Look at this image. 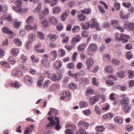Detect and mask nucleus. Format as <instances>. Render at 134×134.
<instances>
[{
  "instance_id": "f257e3e1",
  "label": "nucleus",
  "mask_w": 134,
  "mask_h": 134,
  "mask_svg": "<svg viewBox=\"0 0 134 134\" xmlns=\"http://www.w3.org/2000/svg\"><path fill=\"white\" fill-rule=\"evenodd\" d=\"M48 120L50 121L49 123L47 125V127H52L53 126L55 125V128L56 130H59L62 127L60 125V122L59 118L56 117H48Z\"/></svg>"
},
{
  "instance_id": "f03ea898",
  "label": "nucleus",
  "mask_w": 134,
  "mask_h": 134,
  "mask_svg": "<svg viewBox=\"0 0 134 134\" xmlns=\"http://www.w3.org/2000/svg\"><path fill=\"white\" fill-rule=\"evenodd\" d=\"M115 35L117 41H119L120 40H122L124 43L127 42L128 41V39L130 38V37L129 35L122 33L120 34V37H119V34L118 33H116Z\"/></svg>"
},
{
  "instance_id": "7ed1b4c3",
  "label": "nucleus",
  "mask_w": 134,
  "mask_h": 134,
  "mask_svg": "<svg viewBox=\"0 0 134 134\" xmlns=\"http://www.w3.org/2000/svg\"><path fill=\"white\" fill-rule=\"evenodd\" d=\"M18 67V69L16 70L15 74L14 75L17 77H19L23 74L22 70H23L25 71L27 70V68L25 66L22 64H19Z\"/></svg>"
},
{
  "instance_id": "20e7f679",
  "label": "nucleus",
  "mask_w": 134,
  "mask_h": 134,
  "mask_svg": "<svg viewBox=\"0 0 134 134\" xmlns=\"http://www.w3.org/2000/svg\"><path fill=\"white\" fill-rule=\"evenodd\" d=\"M49 78L52 81L58 82L60 81L62 77L61 74H58V76L54 74H49L48 75Z\"/></svg>"
},
{
  "instance_id": "39448f33",
  "label": "nucleus",
  "mask_w": 134,
  "mask_h": 134,
  "mask_svg": "<svg viewBox=\"0 0 134 134\" xmlns=\"http://www.w3.org/2000/svg\"><path fill=\"white\" fill-rule=\"evenodd\" d=\"M24 83L28 85H31L33 82V78L32 77L28 75H25L24 79Z\"/></svg>"
},
{
  "instance_id": "423d86ee",
  "label": "nucleus",
  "mask_w": 134,
  "mask_h": 134,
  "mask_svg": "<svg viewBox=\"0 0 134 134\" xmlns=\"http://www.w3.org/2000/svg\"><path fill=\"white\" fill-rule=\"evenodd\" d=\"M70 93L68 91H63L61 94V99L62 100H64L66 97L70 96Z\"/></svg>"
},
{
  "instance_id": "0eeeda50",
  "label": "nucleus",
  "mask_w": 134,
  "mask_h": 134,
  "mask_svg": "<svg viewBox=\"0 0 134 134\" xmlns=\"http://www.w3.org/2000/svg\"><path fill=\"white\" fill-rule=\"evenodd\" d=\"M50 62L49 60L47 59H43L41 61L42 65L46 68H48L49 67Z\"/></svg>"
},
{
  "instance_id": "6e6552de",
  "label": "nucleus",
  "mask_w": 134,
  "mask_h": 134,
  "mask_svg": "<svg viewBox=\"0 0 134 134\" xmlns=\"http://www.w3.org/2000/svg\"><path fill=\"white\" fill-rule=\"evenodd\" d=\"M97 48V46L96 44L91 43L90 44L88 47L89 50L93 52H96Z\"/></svg>"
},
{
  "instance_id": "1a4fd4ad",
  "label": "nucleus",
  "mask_w": 134,
  "mask_h": 134,
  "mask_svg": "<svg viewBox=\"0 0 134 134\" xmlns=\"http://www.w3.org/2000/svg\"><path fill=\"white\" fill-rule=\"evenodd\" d=\"M98 95L91 97L89 100L90 104L92 105L95 104L98 100Z\"/></svg>"
},
{
  "instance_id": "9d476101",
  "label": "nucleus",
  "mask_w": 134,
  "mask_h": 134,
  "mask_svg": "<svg viewBox=\"0 0 134 134\" xmlns=\"http://www.w3.org/2000/svg\"><path fill=\"white\" fill-rule=\"evenodd\" d=\"M124 27L125 29L133 30L134 29V23L126 22L125 23Z\"/></svg>"
},
{
  "instance_id": "9b49d317",
  "label": "nucleus",
  "mask_w": 134,
  "mask_h": 134,
  "mask_svg": "<svg viewBox=\"0 0 134 134\" xmlns=\"http://www.w3.org/2000/svg\"><path fill=\"white\" fill-rule=\"evenodd\" d=\"M94 63V60L91 58H90L86 60V64L87 67L86 69L87 70H89L91 67V65H93Z\"/></svg>"
},
{
  "instance_id": "f8f14e48",
  "label": "nucleus",
  "mask_w": 134,
  "mask_h": 134,
  "mask_svg": "<svg viewBox=\"0 0 134 134\" xmlns=\"http://www.w3.org/2000/svg\"><path fill=\"white\" fill-rule=\"evenodd\" d=\"M62 63L60 60L56 61L54 63V68L57 69H60L62 65Z\"/></svg>"
},
{
  "instance_id": "ddd939ff",
  "label": "nucleus",
  "mask_w": 134,
  "mask_h": 134,
  "mask_svg": "<svg viewBox=\"0 0 134 134\" xmlns=\"http://www.w3.org/2000/svg\"><path fill=\"white\" fill-rule=\"evenodd\" d=\"M58 19L56 17L52 16L50 17L49 19V21L53 25H55L58 23Z\"/></svg>"
},
{
  "instance_id": "4468645a",
  "label": "nucleus",
  "mask_w": 134,
  "mask_h": 134,
  "mask_svg": "<svg viewBox=\"0 0 134 134\" xmlns=\"http://www.w3.org/2000/svg\"><path fill=\"white\" fill-rule=\"evenodd\" d=\"M129 99L127 97L122 99L121 100L122 106H124L127 104H129Z\"/></svg>"
},
{
  "instance_id": "2eb2a0df",
  "label": "nucleus",
  "mask_w": 134,
  "mask_h": 134,
  "mask_svg": "<svg viewBox=\"0 0 134 134\" xmlns=\"http://www.w3.org/2000/svg\"><path fill=\"white\" fill-rule=\"evenodd\" d=\"M58 114V110L54 108H51L48 113V115H51L52 114H54L55 115H57Z\"/></svg>"
},
{
  "instance_id": "dca6fc26",
  "label": "nucleus",
  "mask_w": 134,
  "mask_h": 134,
  "mask_svg": "<svg viewBox=\"0 0 134 134\" xmlns=\"http://www.w3.org/2000/svg\"><path fill=\"white\" fill-rule=\"evenodd\" d=\"M122 109L124 110L126 113L129 112L131 109V105L130 104H128L122 106Z\"/></svg>"
},
{
  "instance_id": "f3484780",
  "label": "nucleus",
  "mask_w": 134,
  "mask_h": 134,
  "mask_svg": "<svg viewBox=\"0 0 134 134\" xmlns=\"http://www.w3.org/2000/svg\"><path fill=\"white\" fill-rule=\"evenodd\" d=\"M2 30L4 33L7 34L8 35L12 34L13 33L12 31L9 28L7 27L3 28Z\"/></svg>"
},
{
  "instance_id": "a211bd4d",
  "label": "nucleus",
  "mask_w": 134,
  "mask_h": 134,
  "mask_svg": "<svg viewBox=\"0 0 134 134\" xmlns=\"http://www.w3.org/2000/svg\"><path fill=\"white\" fill-rule=\"evenodd\" d=\"M47 38L48 39L53 41H55L57 38V36L55 35L50 34H49L47 36Z\"/></svg>"
},
{
  "instance_id": "6ab92c4d",
  "label": "nucleus",
  "mask_w": 134,
  "mask_h": 134,
  "mask_svg": "<svg viewBox=\"0 0 134 134\" xmlns=\"http://www.w3.org/2000/svg\"><path fill=\"white\" fill-rule=\"evenodd\" d=\"M87 45V44L85 43L80 44L77 47V49L79 51H83L85 50L86 46Z\"/></svg>"
},
{
  "instance_id": "aec40b11",
  "label": "nucleus",
  "mask_w": 134,
  "mask_h": 134,
  "mask_svg": "<svg viewBox=\"0 0 134 134\" xmlns=\"http://www.w3.org/2000/svg\"><path fill=\"white\" fill-rule=\"evenodd\" d=\"M114 120L116 123L118 124H121L123 122V120L122 118L117 116L114 117Z\"/></svg>"
},
{
  "instance_id": "412c9836",
  "label": "nucleus",
  "mask_w": 134,
  "mask_h": 134,
  "mask_svg": "<svg viewBox=\"0 0 134 134\" xmlns=\"http://www.w3.org/2000/svg\"><path fill=\"white\" fill-rule=\"evenodd\" d=\"M38 13L40 19L41 20H43L46 15L44 11L40 10Z\"/></svg>"
},
{
  "instance_id": "4be33fe9",
  "label": "nucleus",
  "mask_w": 134,
  "mask_h": 134,
  "mask_svg": "<svg viewBox=\"0 0 134 134\" xmlns=\"http://www.w3.org/2000/svg\"><path fill=\"white\" fill-rule=\"evenodd\" d=\"M5 15H3L1 17V18L2 20H7L8 21H13V19L11 15H8L7 17H5Z\"/></svg>"
},
{
  "instance_id": "5701e85b",
  "label": "nucleus",
  "mask_w": 134,
  "mask_h": 134,
  "mask_svg": "<svg viewBox=\"0 0 134 134\" xmlns=\"http://www.w3.org/2000/svg\"><path fill=\"white\" fill-rule=\"evenodd\" d=\"M82 124L85 129H87L88 128L89 125L87 122H83L82 121H79L78 123L79 126H81Z\"/></svg>"
},
{
  "instance_id": "b1692460",
  "label": "nucleus",
  "mask_w": 134,
  "mask_h": 134,
  "mask_svg": "<svg viewBox=\"0 0 134 134\" xmlns=\"http://www.w3.org/2000/svg\"><path fill=\"white\" fill-rule=\"evenodd\" d=\"M88 105V104L87 102L82 101H81L80 103V107L81 108H86Z\"/></svg>"
},
{
  "instance_id": "393cba45",
  "label": "nucleus",
  "mask_w": 134,
  "mask_h": 134,
  "mask_svg": "<svg viewBox=\"0 0 134 134\" xmlns=\"http://www.w3.org/2000/svg\"><path fill=\"white\" fill-rule=\"evenodd\" d=\"M119 22L116 20H112L111 23V25L113 26L115 29H116L117 27L119 26Z\"/></svg>"
},
{
  "instance_id": "a878e982",
  "label": "nucleus",
  "mask_w": 134,
  "mask_h": 134,
  "mask_svg": "<svg viewBox=\"0 0 134 134\" xmlns=\"http://www.w3.org/2000/svg\"><path fill=\"white\" fill-rule=\"evenodd\" d=\"M69 87L72 90H75L77 88V85L74 83L72 82L70 83Z\"/></svg>"
},
{
  "instance_id": "bb28decb",
  "label": "nucleus",
  "mask_w": 134,
  "mask_h": 134,
  "mask_svg": "<svg viewBox=\"0 0 134 134\" xmlns=\"http://www.w3.org/2000/svg\"><path fill=\"white\" fill-rule=\"evenodd\" d=\"M96 129L97 131H98L99 132H102L104 131L105 128L104 127L103 125H101L96 126Z\"/></svg>"
},
{
  "instance_id": "cd10ccee",
  "label": "nucleus",
  "mask_w": 134,
  "mask_h": 134,
  "mask_svg": "<svg viewBox=\"0 0 134 134\" xmlns=\"http://www.w3.org/2000/svg\"><path fill=\"white\" fill-rule=\"evenodd\" d=\"M114 116V115L113 113H109L104 115L102 118L103 119H106L109 118H111Z\"/></svg>"
},
{
  "instance_id": "c85d7f7f",
  "label": "nucleus",
  "mask_w": 134,
  "mask_h": 134,
  "mask_svg": "<svg viewBox=\"0 0 134 134\" xmlns=\"http://www.w3.org/2000/svg\"><path fill=\"white\" fill-rule=\"evenodd\" d=\"M90 22L91 24V28H94L98 24L97 23L96 20L94 19H92L90 21Z\"/></svg>"
},
{
  "instance_id": "c756f323",
  "label": "nucleus",
  "mask_w": 134,
  "mask_h": 134,
  "mask_svg": "<svg viewBox=\"0 0 134 134\" xmlns=\"http://www.w3.org/2000/svg\"><path fill=\"white\" fill-rule=\"evenodd\" d=\"M42 3L41 2H39L37 3L38 6L34 10V13H38L40 10L41 9V5Z\"/></svg>"
},
{
  "instance_id": "7c9ffc66",
  "label": "nucleus",
  "mask_w": 134,
  "mask_h": 134,
  "mask_svg": "<svg viewBox=\"0 0 134 134\" xmlns=\"http://www.w3.org/2000/svg\"><path fill=\"white\" fill-rule=\"evenodd\" d=\"M68 15L67 13L64 12L62 14L60 18L62 21H64L65 20L66 18L68 17Z\"/></svg>"
},
{
  "instance_id": "2f4dec72",
  "label": "nucleus",
  "mask_w": 134,
  "mask_h": 134,
  "mask_svg": "<svg viewBox=\"0 0 134 134\" xmlns=\"http://www.w3.org/2000/svg\"><path fill=\"white\" fill-rule=\"evenodd\" d=\"M104 70L109 73H112L114 71L113 69L110 66L105 67Z\"/></svg>"
},
{
  "instance_id": "473e14b6",
  "label": "nucleus",
  "mask_w": 134,
  "mask_h": 134,
  "mask_svg": "<svg viewBox=\"0 0 134 134\" xmlns=\"http://www.w3.org/2000/svg\"><path fill=\"white\" fill-rule=\"evenodd\" d=\"M61 9L58 7H55L53 9V13L54 14H58L61 12Z\"/></svg>"
},
{
  "instance_id": "72a5a7b5",
  "label": "nucleus",
  "mask_w": 134,
  "mask_h": 134,
  "mask_svg": "<svg viewBox=\"0 0 134 134\" xmlns=\"http://www.w3.org/2000/svg\"><path fill=\"white\" fill-rule=\"evenodd\" d=\"M29 41L30 42H32L33 41H35V35L32 33H30L29 35Z\"/></svg>"
},
{
  "instance_id": "f704fd0d",
  "label": "nucleus",
  "mask_w": 134,
  "mask_h": 134,
  "mask_svg": "<svg viewBox=\"0 0 134 134\" xmlns=\"http://www.w3.org/2000/svg\"><path fill=\"white\" fill-rule=\"evenodd\" d=\"M11 52L15 56H16L19 53V50L18 48H13L11 50Z\"/></svg>"
},
{
  "instance_id": "c9c22d12",
  "label": "nucleus",
  "mask_w": 134,
  "mask_h": 134,
  "mask_svg": "<svg viewBox=\"0 0 134 134\" xmlns=\"http://www.w3.org/2000/svg\"><path fill=\"white\" fill-rule=\"evenodd\" d=\"M124 13L123 12L121 11L120 12V17L122 19H127L129 18V16L128 15H125L124 14Z\"/></svg>"
},
{
  "instance_id": "e433bc0d",
  "label": "nucleus",
  "mask_w": 134,
  "mask_h": 134,
  "mask_svg": "<svg viewBox=\"0 0 134 134\" xmlns=\"http://www.w3.org/2000/svg\"><path fill=\"white\" fill-rule=\"evenodd\" d=\"M43 77H41L37 81V85L39 87L41 86L43 84V81H44Z\"/></svg>"
},
{
  "instance_id": "4c0bfd02",
  "label": "nucleus",
  "mask_w": 134,
  "mask_h": 134,
  "mask_svg": "<svg viewBox=\"0 0 134 134\" xmlns=\"http://www.w3.org/2000/svg\"><path fill=\"white\" fill-rule=\"evenodd\" d=\"M7 9V7L5 5H1L0 4V12H5Z\"/></svg>"
},
{
  "instance_id": "58836bf2",
  "label": "nucleus",
  "mask_w": 134,
  "mask_h": 134,
  "mask_svg": "<svg viewBox=\"0 0 134 134\" xmlns=\"http://www.w3.org/2000/svg\"><path fill=\"white\" fill-rule=\"evenodd\" d=\"M90 23L89 22L85 23V24H82L81 25L83 30L88 29L89 28Z\"/></svg>"
},
{
  "instance_id": "ea45409f",
  "label": "nucleus",
  "mask_w": 134,
  "mask_h": 134,
  "mask_svg": "<svg viewBox=\"0 0 134 134\" xmlns=\"http://www.w3.org/2000/svg\"><path fill=\"white\" fill-rule=\"evenodd\" d=\"M81 38V36L80 35H77L75 37L73 38L72 41L73 42H78L80 41Z\"/></svg>"
},
{
  "instance_id": "a19ab883",
  "label": "nucleus",
  "mask_w": 134,
  "mask_h": 134,
  "mask_svg": "<svg viewBox=\"0 0 134 134\" xmlns=\"http://www.w3.org/2000/svg\"><path fill=\"white\" fill-rule=\"evenodd\" d=\"M94 92V91L91 88L88 89L85 92V95L88 96L90 94H92Z\"/></svg>"
},
{
  "instance_id": "79ce46f5",
  "label": "nucleus",
  "mask_w": 134,
  "mask_h": 134,
  "mask_svg": "<svg viewBox=\"0 0 134 134\" xmlns=\"http://www.w3.org/2000/svg\"><path fill=\"white\" fill-rule=\"evenodd\" d=\"M60 87L58 83H55L52 85L51 86V88L53 90H56L59 89Z\"/></svg>"
},
{
  "instance_id": "37998d69",
  "label": "nucleus",
  "mask_w": 134,
  "mask_h": 134,
  "mask_svg": "<svg viewBox=\"0 0 134 134\" xmlns=\"http://www.w3.org/2000/svg\"><path fill=\"white\" fill-rule=\"evenodd\" d=\"M10 85L11 87H14L16 88H18L19 87L18 81H15L14 82L11 83Z\"/></svg>"
},
{
  "instance_id": "c03bdc74",
  "label": "nucleus",
  "mask_w": 134,
  "mask_h": 134,
  "mask_svg": "<svg viewBox=\"0 0 134 134\" xmlns=\"http://www.w3.org/2000/svg\"><path fill=\"white\" fill-rule=\"evenodd\" d=\"M80 30V27L78 26H74L72 29V31L74 33H76L79 31Z\"/></svg>"
},
{
  "instance_id": "a18cd8bd",
  "label": "nucleus",
  "mask_w": 134,
  "mask_h": 134,
  "mask_svg": "<svg viewBox=\"0 0 134 134\" xmlns=\"http://www.w3.org/2000/svg\"><path fill=\"white\" fill-rule=\"evenodd\" d=\"M37 36L41 39L43 40L44 37V35L43 33L38 31L37 32Z\"/></svg>"
},
{
  "instance_id": "49530a36",
  "label": "nucleus",
  "mask_w": 134,
  "mask_h": 134,
  "mask_svg": "<svg viewBox=\"0 0 134 134\" xmlns=\"http://www.w3.org/2000/svg\"><path fill=\"white\" fill-rule=\"evenodd\" d=\"M14 42L17 46H21L22 43L20 39L18 38H15L14 40Z\"/></svg>"
},
{
  "instance_id": "de8ad7c7",
  "label": "nucleus",
  "mask_w": 134,
  "mask_h": 134,
  "mask_svg": "<svg viewBox=\"0 0 134 134\" xmlns=\"http://www.w3.org/2000/svg\"><path fill=\"white\" fill-rule=\"evenodd\" d=\"M51 54L52 55V56H53L54 57V58L52 59V61H54L55 60V59L57 57V53L56 51H53L51 53Z\"/></svg>"
},
{
  "instance_id": "09e8293b",
  "label": "nucleus",
  "mask_w": 134,
  "mask_h": 134,
  "mask_svg": "<svg viewBox=\"0 0 134 134\" xmlns=\"http://www.w3.org/2000/svg\"><path fill=\"white\" fill-rule=\"evenodd\" d=\"M86 19V16L83 14H81L78 16V19L80 21L85 20Z\"/></svg>"
},
{
  "instance_id": "8fccbe9b",
  "label": "nucleus",
  "mask_w": 134,
  "mask_h": 134,
  "mask_svg": "<svg viewBox=\"0 0 134 134\" xmlns=\"http://www.w3.org/2000/svg\"><path fill=\"white\" fill-rule=\"evenodd\" d=\"M81 12L86 14H89L91 13V9H85L81 10Z\"/></svg>"
},
{
  "instance_id": "3c124183",
  "label": "nucleus",
  "mask_w": 134,
  "mask_h": 134,
  "mask_svg": "<svg viewBox=\"0 0 134 134\" xmlns=\"http://www.w3.org/2000/svg\"><path fill=\"white\" fill-rule=\"evenodd\" d=\"M76 133L77 134H87L85 130L82 128L80 129L79 131H77Z\"/></svg>"
},
{
  "instance_id": "603ef678",
  "label": "nucleus",
  "mask_w": 134,
  "mask_h": 134,
  "mask_svg": "<svg viewBox=\"0 0 134 134\" xmlns=\"http://www.w3.org/2000/svg\"><path fill=\"white\" fill-rule=\"evenodd\" d=\"M125 72L123 71H121L120 72L117 73L118 76L121 78H123L125 77Z\"/></svg>"
},
{
  "instance_id": "864d4df0",
  "label": "nucleus",
  "mask_w": 134,
  "mask_h": 134,
  "mask_svg": "<svg viewBox=\"0 0 134 134\" xmlns=\"http://www.w3.org/2000/svg\"><path fill=\"white\" fill-rule=\"evenodd\" d=\"M95 110L96 113L99 114H101V109L98 107V105H96L95 106Z\"/></svg>"
},
{
  "instance_id": "5fc2aeb1",
  "label": "nucleus",
  "mask_w": 134,
  "mask_h": 134,
  "mask_svg": "<svg viewBox=\"0 0 134 134\" xmlns=\"http://www.w3.org/2000/svg\"><path fill=\"white\" fill-rule=\"evenodd\" d=\"M105 83L107 86H113L114 84V83L112 81L109 80H107L106 81Z\"/></svg>"
},
{
  "instance_id": "6e6d98bb",
  "label": "nucleus",
  "mask_w": 134,
  "mask_h": 134,
  "mask_svg": "<svg viewBox=\"0 0 134 134\" xmlns=\"http://www.w3.org/2000/svg\"><path fill=\"white\" fill-rule=\"evenodd\" d=\"M97 79L96 78L93 77L92 78V81L93 84L94 85L98 86L99 85V83L97 82Z\"/></svg>"
},
{
  "instance_id": "4d7b16f0",
  "label": "nucleus",
  "mask_w": 134,
  "mask_h": 134,
  "mask_svg": "<svg viewBox=\"0 0 134 134\" xmlns=\"http://www.w3.org/2000/svg\"><path fill=\"white\" fill-rule=\"evenodd\" d=\"M15 4L18 8H19L21 7L22 4L21 0H18L15 2Z\"/></svg>"
},
{
  "instance_id": "13d9d810",
  "label": "nucleus",
  "mask_w": 134,
  "mask_h": 134,
  "mask_svg": "<svg viewBox=\"0 0 134 134\" xmlns=\"http://www.w3.org/2000/svg\"><path fill=\"white\" fill-rule=\"evenodd\" d=\"M0 64L1 65L5 67H9L10 66V65L9 64L6 62L2 61L0 62Z\"/></svg>"
},
{
  "instance_id": "bf43d9fd",
  "label": "nucleus",
  "mask_w": 134,
  "mask_h": 134,
  "mask_svg": "<svg viewBox=\"0 0 134 134\" xmlns=\"http://www.w3.org/2000/svg\"><path fill=\"white\" fill-rule=\"evenodd\" d=\"M41 24L44 27H48V24L47 21L46 20L42 21L41 22Z\"/></svg>"
},
{
  "instance_id": "052dcab7",
  "label": "nucleus",
  "mask_w": 134,
  "mask_h": 134,
  "mask_svg": "<svg viewBox=\"0 0 134 134\" xmlns=\"http://www.w3.org/2000/svg\"><path fill=\"white\" fill-rule=\"evenodd\" d=\"M132 54L130 52H127L126 53V58L127 59L130 60L132 57Z\"/></svg>"
},
{
  "instance_id": "680f3d73",
  "label": "nucleus",
  "mask_w": 134,
  "mask_h": 134,
  "mask_svg": "<svg viewBox=\"0 0 134 134\" xmlns=\"http://www.w3.org/2000/svg\"><path fill=\"white\" fill-rule=\"evenodd\" d=\"M30 59H31L33 62H38L39 61L38 58H35L34 56L32 55L30 57Z\"/></svg>"
},
{
  "instance_id": "e2e57ef3",
  "label": "nucleus",
  "mask_w": 134,
  "mask_h": 134,
  "mask_svg": "<svg viewBox=\"0 0 134 134\" xmlns=\"http://www.w3.org/2000/svg\"><path fill=\"white\" fill-rule=\"evenodd\" d=\"M133 126L131 125H127L125 126V129L130 132L133 130Z\"/></svg>"
},
{
  "instance_id": "0e129e2a",
  "label": "nucleus",
  "mask_w": 134,
  "mask_h": 134,
  "mask_svg": "<svg viewBox=\"0 0 134 134\" xmlns=\"http://www.w3.org/2000/svg\"><path fill=\"white\" fill-rule=\"evenodd\" d=\"M34 21L33 17L32 16H29V18L27 19L26 20V22L27 23H30L33 22Z\"/></svg>"
},
{
  "instance_id": "69168bd1",
  "label": "nucleus",
  "mask_w": 134,
  "mask_h": 134,
  "mask_svg": "<svg viewBox=\"0 0 134 134\" xmlns=\"http://www.w3.org/2000/svg\"><path fill=\"white\" fill-rule=\"evenodd\" d=\"M57 0H51L50 1V5L51 7H53L57 4Z\"/></svg>"
},
{
  "instance_id": "338daca9",
  "label": "nucleus",
  "mask_w": 134,
  "mask_h": 134,
  "mask_svg": "<svg viewBox=\"0 0 134 134\" xmlns=\"http://www.w3.org/2000/svg\"><path fill=\"white\" fill-rule=\"evenodd\" d=\"M67 67L69 69H73L74 67V63L71 62L68 64L67 65Z\"/></svg>"
},
{
  "instance_id": "774afa93",
  "label": "nucleus",
  "mask_w": 134,
  "mask_h": 134,
  "mask_svg": "<svg viewBox=\"0 0 134 134\" xmlns=\"http://www.w3.org/2000/svg\"><path fill=\"white\" fill-rule=\"evenodd\" d=\"M110 26V24L108 22H106L103 23V27L105 28H107L109 27Z\"/></svg>"
}]
</instances>
